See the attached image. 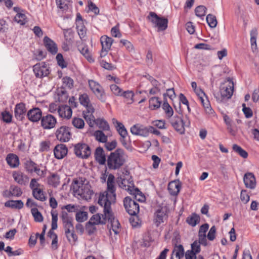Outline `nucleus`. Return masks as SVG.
Returning <instances> with one entry per match:
<instances>
[{
    "label": "nucleus",
    "instance_id": "nucleus-1",
    "mask_svg": "<svg viewBox=\"0 0 259 259\" xmlns=\"http://www.w3.org/2000/svg\"><path fill=\"white\" fill-rule=\"evenodd\" d=\"M115 177L112 174L108 175L107 181V191L100 194L99 199L98 203L101 206L105 205L106 211L108 212L109 208V205H111L112 203H114L116 199V188L114 185Z\"/></svg>",
    "mask_w": 259,
    "mask_h": 259
},
{
    "label": "nucleus",
    "instance_id": "nucleus-2",
    "mask_svg": "<svg viewBox=\"0 0 259 259\" xmlns=\"http://www.w3.org/2000/svg\"><path fill=\"white\" fill-rule=\"evenodd\" d=\"M91 188L89 182L85 180L83 181L82 178L74 181L72 185L74 192L86 200L91 199L93 194V191L91 190Z\"/></svg>",
    "mask_w": 259,
    "mask_h": 259
},
{
    "label": "nucleus",
    "instance_id": "nucleus-3",
    "mask_svg": "<svg viewBox=\"0 0 259 259\" xmlns=\"http://www.w3.org/2000/svg\"><path fill=\"white\" fill-rule=\"evenodd\" d=\"M125 162L124 151L121 149H117L110 153L107 159V165L109 169L116 170L120 168Z\"/></svg>",
    "mask_w": 259,
    "mask_h": 259
},
{
    "label": "nucleus",
    "instance_id": "nucleus-4",
    "mask_svg": "<svg viewBox=\"0 0 259 259\" xmlns=\"http://www.w3.org/2000/svg\"><path fill=\"white\" fill-rule=\"evenodd\" d=\"M104 209V214L97 213L93 215L88 223L90 225H96L99 224H105L107 220H111L113 219V213L111 211V205H109V208L108 209V212L106 211L105 205H103Z\"/></svg>",
    "mask_w": 259,
    "mask_h": 259
},
{
    "label": "nucleus",
    "instance_id": "nucleus-5",
    "mask_svg": "<svg viewBox=\"0 0 259 259\" xmlns=\"http://www.w3.org/2000/svg\"><path fill=\"white\" fill-rule=\"evenodd\" d=\"M117 183L121 188L131 192L135 188L134 182L130 172L125 170L117 178Z\"/></svg>",
    "mask_w": 259,
    "mask_h": 259
},
{
    "label": "nucleus",
    "instance_id": "nucleus-6",
    "mask_svg": "<svg viewBox=\"0 0 259 259\" xmlns=\"http://www.w3.org/2000/svg\"><path fill=\"white\" fill-rule=\"evenodd\" d=\"M171 124L175 130L180 134L185 133V127H189L190 125V121L187 116L185 119L181 116L175 115L171 119Z\"/></svg>",
    "mask_w": 259,
    "mask_h": 259
},
{
    "label": "nucleus",
    "instance_id": "nucleus-7",
    "mask_svg": "<svg viewBox=\"0 0 259 259\" xmlns=\"http://www.w3.org/2000/svg\"><path fill=\"white\" fill-rule=\"evenodd\" d=\"M147 18L155 27L158 28V31H163L167 28V19L159 17L155 13L152 12L149 13Z\"/></svg>",
    "mask_w": 259,
    "mask_h": 259
},
{
    "label": "nucleus",
    "instance_id": "nucleus-8",
    "mask_svg": "<svg viewBox=\"0 0 259 259\" xmlns=\"http://www.w3.org/2000/svg\"><path fill=\"white\" fill-rule=\"evenodd\" d=\"M74 152L76 156L82 158H87L91 153L90 147L83 143H78L74 146Z\"/></svg>",
    "mask_w": 259,
    "mask_h": 259
},
{
    "label": "nucleus",
    "instance_id": "nucleus-9",
    "mask_svg": "<svg viewBox=\"0 0 259 259\" xmlns=\"http://www.w3.org/2000/svg\"><path fill=\"white\" fill-rule=\"evenodd\" d=\"M124 206L127 213L131 215H135L139 212V205L130 197H126L123 200Z\"/></svg>",
    "mask_w": 259,
    "mask_h": 259
},
{
    "label": "nucleus",
    "instance_id": "nucleus-10",
    "mask_svg": "<svg viewBox=\"0 0 259 259\" xmlns=\"http://www.w3.org/2000/svg\"><path fill=\"white\" fill-rule=\"evenodd\" d=\"M168 208L166 206H159L154 213V220L157 226L163 223L167 218Z\"/></svg>",
    "mask_w": 259,
    "mask_h": 259
},
{
    "label": "nucleus",
    "instance_id": "nucleus-11",
    "mask_svg": "<svg viewBox=\"0 0 259 259\" xmlns=\"http://www.w3.org/2000/svg\"><path fill=\"white\" fill-rule=\"evenodd\" d=\"M57 139L62 142H68L71 138L70 128L66 126H62L56 132Z\"/></svg>",
    "mask_w": 259,
    "mask_h": 259
},
{
    "label": "nucleus",
    "instance_id": "nucleus-12",
    "mask_svg": "<svg viewBox=\"0 0 259 259\" xmlns=\"http://www.w3.org/2000/svg\"><path fill=\"white\" fill-rule=\"evenodd\" d=\"M44 190V186L38 184L36 179L33 178V197L41 201H45L47 197Z\"/></svg>",
    "mask_w": 259,
    "mask_h": 259
},
{
    "label": "nucleus",
    "instance_id": "nucleus-13",
    "mask_svg": "<svg viewBox=\"0 0 259 259\" xmlns=\"http://www.w3.org/2000/svg\"><path fill=\"white\" fill-rule=\"evenodd\" d=\"M33 72L36 77L41 78L47 76L49 73V71L46 63L41 62L33 65Z\"/></svg>",
    "mask_w": 259,
    "mask_h": 259
},
{
    "label": "nucleus",
    "instance_id": "nucleus-14",
    "mask_svg": "<svg viewBox=\"0 0 259 259\" xmlns=\"http://www.w3.org/2000/svg\"><path fill=\"white\" fill-rule=\"evenodd\" d=\"M56 123L57 120L56 118L51 114L43 116L41 120V125L45 130L54 128Z\"/></svg>",
    "mask_w": 259,
    "mask_h": 259
},
{
    "label": "nucleus",
    "instance_id": "nucleus-15",
    "mask_svg": "<svg viewBox=\"0 0 259 259\" xmlns=\"http://www.w3.org/2000/svg\"><path fill=\"white\" fill-rule=\"evenodd\" d=\"M61 218L63 224L64 231L69 232L70 230H74V227L72 224L73 218L70 217L68 213L65 211H62Z\"/></svg>",
    "mask_w": 259,
    "mask_h": 259
},
{
    "label": "nucleus",
    "instance_id": "nucleus-16",
    "mask_svg": "<svg viewBox=\"0 0 259 259\" xmlns=\"http://www.w3.org/2000/svg\"><path fill=\"white\" fill-rule=\"evenodd\" d=\"M131 132L134 135L143 137L148 136L147 126H145L140 124H137L132 126L131 128Z\"/></svg>",
    "mask_w": 259,
    "mask_h": 259
},
{
    "label": "nucleus",
    "instance_id": "nucleus-17",
    "mask_svg": "<svg viewBox=\"0 0 259 259\" xmlns=\"http://www.w3.org/2000/svg\"><path fill=\"white\" fill-rule=\"evenodd\" d=\"M243 181L246 188L254 189L256 186V179L252 172L245 174L243 177Z\"/></svg>",
    "mask_w": 259,
    "mask_h": 259
},
{
    "label": "nucleus",
    "instance_id": "nucleus-18",
    "mask_svg": "<svg viewBox=\"0 0 259 259\" xmlns=\"http://www.w3.org/2000/svg\"><path fill=\"white\" fill-rule=\"evenodd\" d=\"M89 84L91 90L100 100L103 99V91L100 85L96 81L90 80Z\"/></svg>",
    "mask_w": 259,
    "mask_h": 259
},
{
    "label": "nucleus",
    "instance_id": "nucleus-19",
    "mask_svg": "<svg viewBox=\"0 0 259 259\" xmlns=\"http://www.w3.org/2000/svg\"><path fill=\"white\" fill-rule=\"evenodd\" d=\"M234 89L233 82L231 81L228 86L221 87L220 89V93L222 100L225 99H230L231 98Z\"/></svg>",
    "mask_w": 259,
    "mask_h": 259
},
{
    "label": "nucleus",
    "instance_id": "nucleus-20",
    "mask_svg": "<svg viewBox=\"0 0 259 259\" xmlns=\"http://www.w3.org/2000/svg\"><path fill=\"white\" fill-rule=\"evenodd\" d=\"M68 149L64 144H59L56 146L54 150L55 157L60 159L65 156L67 153Z\"/></svg>",
    "mask_w": 259,
    "mask_h": 259
},
{
    "label": "nucleus",
    "instance_id": "nucleus-21",
    "mask_svg": "<svg viewBox=\"0 0 259 259\" xmlns=\"http://www.w3.org/2000/svg\"><path fill=\"white\" fill-rule=\"evenodd\" d=\"M44 44L47 50L52 54L57 53L58 48L56 43L48 36H45L44 39Z\"/></svg>",
    "mask_w": 259,
    "mask_h": 259
},
{
    "label": "nucleus",
    "instance_id": "nucleus-22",
    "mask_svg": "<svg viewBox=\"0 0 259 259\" xmlns=\"http://www.w3.org/2000/svg\"><path fill=\"white\" fill-rule=\"evenodd\" d=\"M181 183L179 180H175L170 182L168 185V190L169 193L173 196H176L180 192Z\"/></svg>",
    "mask_w": 259,
    "mask_h": 259
},
{
    "label": "nucleus",
    "instance_id": "nucleus-23",
    "mask_svg": "<svg viewBox=\"0 0 259 259\" xmlns=\"http://www.w3.org/2000/svg\"><path fill=\"white\" fill-rule=\"evenodd\" d=\"M58 113L60 117L69 119L72 116V111L70 106L64 105L58 108Z\"/></svg>",
    "mask_w": 259,
    "mask_h": 259
},
{
    "label": "nucleus",
    "instance_id": "nucleus-24",
    "mask_svg": "<svg viewBox=\"0 0 259 259\" xmlns=\"http://www.w3.org/2000/svg\"><path fill=\"white\" fill-rule=\"evenodd\" d=\"M95 157L98 163L102 165L105 164L107 161L103 149L101 147H99L96 149Z\"/></svg>",
    "mask_w": 259,
    "mask_h": 259
},
{
    "label": "nucleus",
    "instance_id": "nucleus-25",
    "mask_svg": "<svg viewBox=\"0 0 259 259\" xmlns=\"http://www.w3.org/2000/svg\"><path fill=\"white\" fill-rule=\"evenodd\" d=\"M33 173L40 178L45 177L47 173L46 166L42 164H38L33 162Z\"/></svg>",
    "mask_w": 259,
    "mask_h": 259
},
{
    "label": "nucleus",
    "instance_id": "nucleus-26",
    "mask_svg": "<svg viewBox=\"0 0 259 259\" xmlns=\"http://www.w3.org/2000/svg\"><path fill=\"white\" fill-rule=\"evenodd\" d=\"M6 160L8 164L12 168L17 167L19 165V158L15 154H9L6 157Z\"/></svg>",
    "mask_w": 259,
    "mask_h": 259
},
{
    "label": "nucleus",
    "instance_id": "nucleus-27",
    "mask_svg": "<svg viewBox=\"0 0 259 259\" xmlns=\"http://www.w3.org/2000/svg\"><path fill=\"white\" fill-rule=\"evenodd\" d=\"M25 112L26 110L24 104H17L15 108V117L18 120H22L24 118Z\"/></svg>",
    "mask_w": 259,
    "mask_h": 259
},
{
    "label": "nucleus",
    "instance_id": "nucleus-28",
    "mask_svg": "<svg viewBox=\"0 0 259 259\" xmlns=\"http://www.w3.org/2000/svg\"><path fill=\"white\" fill-rule=\"evenodd\" d=\"M112 122L115 124L117 131L121 137L126 138L127 135V132L123 124L118 121L116 119L113 118Z\"/></svg>",
    "mask_w": 259,
    "mask_h": 259
},
{
    "label": "nucleus",
    "instance_id": "nucleus-29",
    "mask_svg": "<svg viewBox=\"0 0 259 259\" xmlns=\"http://www.w3.org/2000/svg\"><path fill=\"white\" fill-rule=\"evenodd\" d=\"M130 194L133 196L134 200L139 202H144L145 201V197L142 193L138 189L134 188Z\"/></svg>",
    "mask_w": 259,
    "mask_h": 259
},
{
    "label": "nucleus",
    "instance_id": "nucleus-30",
    "mask_svg": "<svg viewBox=\"0 0 259 259\" xmlns=\"http://www.w3.org/2000/svg\"><path fill=\"white\" fill-rule=\"evenodd\" d=\"M5 205L12 208L21 209L24 204L21 200H9L5 203Z\"/></svg>",
    "mask_w": 259,
    "mask_h": 259
},
{
    "label": "nucleus",
    "instance_id": "nucleus-31",
    "mask_svg": "<svg viewBox=\"0 0 259 259\" xmlns=\"http://www.w3.org/2000/svg\"><path fill=\"white\" fill-rule=\"evenodd\" d=\"M102 47L110 49L113 42V39L111 37H109L106 35L101 36L100 38Z\"/></svg>",
    "mask_w": 259,
    "mask_h": 259
},
{
    "label": "nucleus",
    "instance_id": "nucleus-32",
    "mask_svg": "<svg viewBox=\"0 0 259 259\" xmlns=\"http://www.w3.org/2000/svg\"><path fill=\"white\" fill-rule=\"evenodd\" d=\"M63 33L67 45H71L73 40V32L71 29L63 30Z\"/></svg>",
    "mask_w": 259,
    "mask_h": 259
},
{
    "label": "nucleus",
    "instance_id": "nucleus-33",
    "mask_svg": "<svg viewBox=\"0 0 259 259\" xmlns=\"http://www.w3.org/2000/svg\"><path fill=\"white\" fill-rule=\"evenodd\" d=\"M78 50L89 62H94V59L92 58L89 52L88 46L84 45L78 46Z\"/></svg>",
    "mask_w": 259,
    "mask_h": 259
},
{
    "label": "nucleus",
    "instance_id": "nucleus-34",
    "mask_svg": "<svg viewBox=\"0 0 259 259\" xmlns=\"http://www.w3.org/2000/svg\"><path fill=\"white\" fill-rule=\"evenodd\" d=\"M200 222L199 216L194 213L189 216L186 219V222L192 227L195 226Z\"/></svg>",
    "mask_w": 259,
    "mask_h": 259
},
{
    "label": "nucleus",
    "instance_id": "nucleus-35",
    "mask_svg": "<svg viewBox=\"0 0 259 259\" xmlns=\"http://www.w3.org/2000/svg\"><path fill=\"white\" fill-rule=\"evenodd\" d=\"M76 29L80 38L81 39H84L86 36L87 29L83 22L79 21L78 24H76Z\"/></svg>",
    "mask_w": 259,
    "mask_h": 259
},
{
    "label": "nucleus",
    "instance_id": "nucleus-36",
    "mask_svg": "<svg viewBox=\"0 0 259 259\" xmlns=\"http://www.w3.org/2000/svg\"><path fill=\"white\" fill-rule=\"evenodd\" d=\"M175 253L176 259H181L184 255V249L182 245L176 246L172 251L171 255Z\"/></svg>",
    "mask_w": 259,
    "mask_h": 259
},
{
    "label": "nucleus",
    "instance_id": "nucleus-37",
    "mask_svg": "<svg viewBox=\"0 0 259 259\" xmlns=\"http://www.w3.org/2000/svg\"><path fill=\"white\" fill-rule=\"evenodd\" d=\"M48 184L54 187H57L60 184V177L56 174H52L48 177Z\"/></svg>",
    "mask_w": 259,
    "mask_h": 259
},
{
    "label": "nucleus",
    "instance_id": "nucleus-38",
    "mask_svg": "<svg viewBox=\"0 0 259 259\" xmlns=\"http://www.w3.org/2000/svg\"><path fill=\"white\" fill-rule=\"evenodd\" d=\"M96 140L101 143H106L107 141V136L101 131H96L94 134Z\"/></svg>",
    "mask_w": 259,
    "mask_h": 259
},
{
    "label": "nucleus",
    "instance_id": "nucleus-39",
    "mask_svg": "<svg viewBox=\"0 0 259 259\" xmlns=\"http://www.w3.org/2000/svg\"><path fill=\"white\" fill-rule=\"evenodd\" d=\"M149 108L152 109H156L160 107L161 102L158 97H152L149 100Z\"/></svg>",
    "mask_w": 259,
    "mask_h": 259
},
{
    "label": "nucleus",
    "instance_id": "nucleus-40",
    "mask_svg": "<svg viewBox=\"0 0 259 259\" xmlns=\"http://www.w3.org/2000/svg\"><path fill=\"white\" fill-rule=\"evenodd\" d=\"M72 125L76 128L82 129L84 126V121L80 118L74 117L72 120Z\"/></svg>",
    "mask_w": 259,
    "mask_h": 259
},
{
    "label": "nucleus",
    "instance_id": "nucleus-41",
    "mask_svg": "<svg viewBox=\"0 0 259 259\" xmlns=\"http://www.w3.org/2000/svg\"><path fill=\"white\" fill-rule=\"evenodd\" d=\"M83 117L86 120L90 127H93L95 124H96V119L93 114H86L85 111L83 112Z\"/></svg>",
    "mask_w": 259,
    "mask_h": 259
},
{
    "label": "nucleus",
    "instance_id": "nucleus-42",
    "mask_svg": "<svg viewBox=\"0 0 259 259\" xmlns=\"http://www.w3.org/2000/svg\"><path fill=\"white\" fill-rule=\"evenodd\" d=\"M162 107L168 118H170L172 116L174 113L172 108L166 101H164Z\"/></svg>",
    "mask_w": 259,
    "mask_h": 259
},
{
    "label": "nucleus",
    "instance_id": "nucleus-43",
    "mask_svg": "<svg viewBox=\"0 0 259 259\" xmlns=\"http://www.w3.org/2000/svg\"><path fill=\"white\" fill-rule=\"evenodd\" d=\"M232 148L233 150L238 153L240 156L243 158H246L248 157L247 152L243 150L240 146L237 144H234Z\"/></svg>",
    "mask_w": 259,
    "mask_h": 259
},
{
    "label": "nucleus",
    "instance_id": "nucleus-44",
    "mask_svg": "<svg viewBox=\"0 0 259 259\" xmlns=\"http://www.w3.org/2000/svg\"><path fill=\"white\" fill-rule=\"evenodd\" d=\"M9 193L11 196L16 197L20 196L22 193L20 188L14 185L11 186L9 189Z\"/></svg>",
    "mask_w": 259,
    "mask_h": 259
},
{
    "label": "nucleus",
    "instance_id": "nucleus-45",
    "mask_svg": "<svg viewBox=\"0 0 259 259\" xmlns=\"http://www.w3.org/2000/svg\"><path fill=\"white\" fill-rule=\"evenodd\" d=\"M206 19L209 27L211 28H215L217 26L218 22L215 16L212 14H208Z\"/></svg>",
    "mask_w": 259,
    "mask_h": 259
},
{
    "label": "nucleus",
    "instance_id": "nucleus-46",
    "mask_svg": "<svg viewBox=\"0 0 259 259\" xmlns=\"http://www.w3.org/2000/svg\"><path fill=\"white\" fill-rule=\"evenodd\" d=\"M42 117L41 110L37 107H33V122L41 120Z\"/></svg>",
    "mask_w": 259,
    "mask_h": 259
},
{
    "label": "nucleus",
    "instance_id": "nucleus-47",
    "mask_svg": "<svg viewBox=\"0 0 259 259\" xmlns=\"http://www.w3.org/2000/svg\"><path fill=\"white\" fill-rule=\"evenodd\" d=\"M14 21L18 24L22 25L26 23V16L22 13H18L14 17Z\"/></svg>",
    "mask_w": 259,
    "mask_h": 259
},
{
    "label": "nucleus",
    "instance_id": "nucleus-48",
    "mask_svg": "<svg viewBox=\"0 0 259 259\" xmlns=\"http://www.w3.org/2000/svg\"><path fill=\"white\" fill-rule=\"evenodd\" d=\"M48 236L53 239L52 242V248L56 249L57 248V244L58 242L57 234L53 230H50L48 232Z\"/></svg>",
    "mask_w": 259,
    "mask_h": 259
},
{
    "label": "nucleus",
    "instance_id": "nucleus-49",
    "mask_svg": "<svg viewBox=\"0 0 259 259\" xmlns=\"http://www.w3.org/2000/svg\"><path fill=\"white\" fill-rule=\"evenodd\" d=\"M96 124L99 128H102L104 131H109L110 129L108 122L103 119H97Z\"/></svg>",
    "mask_w": 259,
    "mask_h": 259
},
{
    "label": "nucleus",
    "instance_id": "nucleus-50",
    "mask_svg": "<svg viewBox=\"0 0 259 259\" xmlns=\"http://www.w3.org/2000/svg\"><path fill=\"white\" fill-rule=\"evenodd\" d=\"M66 237L69 242L70 243H75L77 240V236L74 233V230H70L69 232H67V231H65Z\"/></svg>",
    "mask_w": 259,
    "mask_h": 259
},
{
    "label": "nucleus",
    "instance_id": "nucleus-51",
    "mask_svg": "<svg viewBox=\"0 0 259 259\" xmlns=\"http://www.w3.org/2000/svg\"><path fill=\"white\" fill-rule=\"evenodd\" d=\"M52 224H51V229L50 230H55L57 228V221H58V214L56 211H52Z\"/></svg>",
    "mask_w": 259,
    "mask_h": 259
},
{
    "label": "nucleus",
    "instance_id": "nucleus-52",
    "mask_svg": "<svg viewBox=\"0 0 259 259\" xmlns=\"http://www.w3.org/2000/svg\"><path fill=\"white\" fill-rule=\"evenodd\" d=\"M121 96H123L125 99H126V101L128 102V103H132L133 102L134 93L133 91H127L122 92Z\"/></svg>",
    "mask_w": 259,
    "mask_h": 259
},
{
    "label": "nucleus",
    "instance_id": "nucleus-53",
    "mask_svg": "<svg viewBox=\"0 0 259 259\" xmlns=\"http://www.w3.org/2000/svg\"><path fill=\"white\" fill-rule=\"evenodd\" d=\"M257 35V32L256 29L254 28L251 30L250 31V42L252 47L253 48L254 46V48L256 47V36Z\"/></svg>",
    "mask_w": 259,
    "mask_h": 259
},
{
    "label": "nucleus",
    "instance_id": "nucleus-54",
    "mask_svg": "<svg viewBox=\"0 0 259 259\" xmlns=\"http://www.w3.org/2000/svg\"><path fill=\"white\" fill-rule=\"evenodd\" d=\"M88 219V213L85 211H80L76 214V220L78 222H83Z\"/></svg>",
    "mask_w": 259,
    "mask_h": 259
},
{
    "label": "nucleus",
    "instance_id": "nucleus-55",
    "mask_svg": "<svg viewBox=\"0 0 259 259\" xmlns=\"http://www.w3.org/2000/svg\"><path fill=\"white\" fill-rule=\"evenodd\" d=\"M107 220L110 222L112 230L114 231L115 234H117L118 233V230L119 228V226L120 225V224L119 223L118 221L114 219L113 215V219H112L111 220Z\"/></svg>",
    "mask_w": 259,
    "mask_h": 259
},
{
    "label": "nucleus",
    "instance_id": "nucleus-56",
    "mask_svg": "<svg viewBox=\"0 0 259 259\" xmlns=\"http://www.w3.org/2000/svg\"><path fill=\"white\" fill-rule=\"evenodd\" d=\"M56 4L58 5V7L62 11L66 10L68 9V3H69L70 0H56Z\"/></svg>",
    "mask_w": 259,
    "mask_h": 259
},
{
    "label": "nucleus",
    "instance_id": "nucleus-57",
    "mask_svg": "<svg viewBox=\"0 0 259 259\" xmlns=\"http://www.w3.org/2000/svg\"><path fill=\"white\" fill-rule=\"evenodd\" d=\"M206 8L203 6H198L195 9L196 15L199 17H202L205 15Z\"/></svg>",
    "mask_w": 259,
    "mask_h": 259
},
{
    "label": "nucleus",
    "instance_id": "nucleus-58",
    "mask_svg": "<svg viewBox=\"0 0 259 259\" xmlns=\"http://www.w3.org/2000/svg\"><path fill=\"white\" fill-rule=\"evenodd\" d=\"M62 80L65 87L70 89L73 87V80L70 77H64Z\"/></svg>",
    "mask_w": 259,
    "mask_h": 259
},
{
    "label": "nucleus",
    "instance_id": "nucleus-59",
    "mask_svg": "<svg viewBox=\"0 0 259 259\" xmlns=\"http://www.w3.org/2000/svg\"><path fill=\"white\" fill-rule=\"evenodd\" d=\"M56 60L58 65L62 68L67 67V63L64 61L63 57L61 54L59 53L57 55Z\"/></svg>",
    "mask_w": 259,
    "mask_h": 259
},
{
    "label": "nucleus",
    "instance_id": "nucleus-60",
    "mask_svg": "<svg viewBox=\"0 0 259 259\" xmlns=\"http://www.w3.org/2000/svg\"><path fill=\"white\" fill-rule=\"evenodd\" d=\"M110 90L111 92L115 96H122V90L116 84H113L110 85Z\"/></svg>",
    "mask_w": 259,
    "mask_h": 259
},
{
    "label": "nucleus",
    "instance_id": "nucleus-61",
    "mask_svg": "<svg viewBox=\"0 0 259 259\" xmlns=\"http://www.w3.org/2000/svg\"><path fill=\"white\" fill-rule=\"evenodd\" d=\"M79 100L81 105L83 106H87L90 104V99L87 94H83L80 95Z\"/></svg>",
    "mask_w": 259,
    "mask_h": 259
},
{
    "label": "nucleus",
    "instance_id": "nucleus-62",
    "mask_svg": "<svg viewBox=\"0 0 259 259\" xmlns=\"http://www.w3.org/2000/svg\"><path fill=\"white\" fill-rule=\"evenodd\" d=\"M2 116L3 121L6 123H10L12 121V115L7 111L2 112Z\"/></svg>",
    "mask_w": 259,
    "mask_h": 259
},
{
    "label": "nucleus",
    "instance_id": "nucleus-63",
    "mask_svg": "<svg viewBox=\"0 0 259 259\" xmlns=\"http://www.w3.org/2000/svg\"><path fill=\"white\" fill-rule=\"evenodd\" d=\"M13 177L15 181L18 184L22 185L24 183V180L21 173L15 171L13 174Z\"/></svg>",
    "mask_w": 259,
    "mask_h": 259
},
{
    "label": "nucleus",
    "instance_id": "nucleus-64",
    "mask_svg": "<svg viewBox=\"0 0 259 259\" xmlns=\"http://www.w3.org/2000/svg\"><path fill=\"white\" fill-rule=\"evenodd\" d=\"M216 228L213 226L210 229L208 233L207 234V237L210 241H212L215 237Z\"/></svg>",
    "mask_w": 259,
    "mask_h": 259
}]
</instances>
